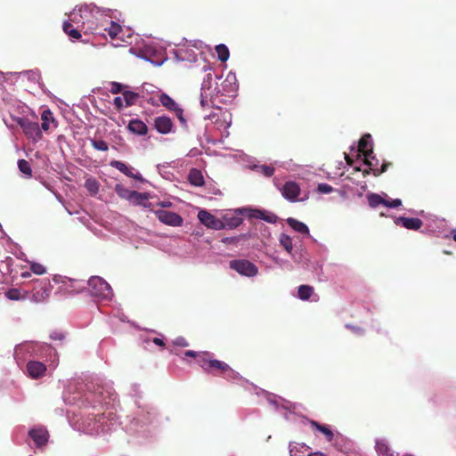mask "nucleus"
I'll return each mask as SVG.
<instances>
[{
  "mask_svg": "<svg viewBox=\"0 0 456 456\" xmlns=\"http://www.w3.org/2000/svg\"><path fill=\"white\" fill-rule=\"evenodd\" d=\"M300 188L299 185L293 181H289L285 183V184L281 188L282 196L290 201H296L297 200V196L299 195Z\"/></svg>",
  "mask_w": 456,
  "mask_h": 456,
  "instance_id": "nucleus-13",
  "label": "nucleus"
},
{
  "mask_svg": "<svg viewBox=\"0 0 456 456\" xmlns=\"http://www.w3.org/2000/svg\"><path fill=\"white\" fill-rule=\"evenodd\" d=\"M188 180L191 184L197 187L202 186L205 183L201 171L197 168H191L190 170Z\"/></svg>",
  "mask_w": 456,
  "mask_h": 456,
  "instance_id": "nucleus-18",
  "label": "nucleus"
},
{
  "mask_svg": "<svg viewBox=\"0 0 456 456\" xmlns=\"http://www.w3.org/2000/svg\"><path fill=\"white\" fill-rule=\"evenodd\" d=\"M396 225H401L408 230L418 231L423 225L421 219L417 217L399 216L395 220Z\"/></svg>",
  "mask_w": 456,
  "mask_h": 456,
  "instance_id": "nucleus-14",
  "label": "nucleus"
},
{
  "mask_svg": "<svg viewBox=\"0 0 456 456\" xmlns=\"http://www.w3.org/2000/svg\"><path fill=\"white\" fill-rule=\"evenodd\" d=\"M158 205L162 208H169L171 207L172 203L170 201H160L158 203Z\"/></svg>",
  "mask_w": 456,
  "mask_h": 456,
  "instance_id": "nucleus-48",
  "label": "nucleus"
},
{
  "mask_svg": "<svg viewBox=\"0 0 456 456\" xmlns=\"http://www.w3.org/2000/svg\"><path fill=\"white\" fill-rule=\"evenodd\" d=\"M311 426L314 428L316 430L322 433L325 436L328 442L332 441L334 434L327 426L322 425L315 420L311 421Z\"/></svg>",
  "mask_w": 456,
  "mask_h": 456,
  "instance_id": "nucleus-23",
  "label": "nucleus"
},
{
  "mask_svg": "<svg viewBox=\"0 0 456 456\" xmlns=\"http://www.w3.org/2000/svg\"><path fill=\"white\" fill-rule=\"evenodd\" d=\"M110 39L119 38V34L122 33V28L119 24L111 21L110 26L104 29Z\"/></svg>",
  "mask_w": 456,
  "mask_h": 456,
  "instance_id": "nucleus-22",
  "label": "nucleus"
},
{
  "mask_svg": "<svg viewBox=\"0 0 456 456\" xmlns=\"http://www.w3.org/2000/svg\"><path fill=\"white\" fill-rule=\"evenodd\" d=\"M63 31L73 39H79L81 33L73 28L72 24L69 21H65L62 26Z\"/></svg>",
  "mask_w": 456,
  "mask_h": 456,
  "instance_id": "nucleus-29",
  "label": "nucleus"
},
{
  "mask_svg": "<svg viewBox=\"0 0 456 456\" xmlns=\"http://www.w3.org/2000/svg\"><path fill=\"white\" fill-rule=\"evenodd\" d=\"M452 238L456 241V233L453 234Z\"/></svg>",
  "mask_w": 456,
  "mask_h": 456,
  "instance_id": "nucleus-53",
  "label": "nucleus"
},
{
  "mask_svg": "<svg viewBox=\"0 0 456 456\" xmlns=\"http://www.w3.org/2000/svg\"><path fill=\"white\" fill-rule=\"evenodd\" d=\"M92 146L101 151H107L109 150L108 143L103 140H92Z\"/></svg>",
  "mask_w": 456,
  "mask_h": 456,
  "instance_id": "nucleus-37",
  "label": "nucleus"
},
{
  "mask_svg": "<svg viewBox=\"0 0 456 456\" xmlns=\"http://www.w3.org/2000/svg\"><path fill=\"white\" fill-rule=\"evenodd\" d=\"M174 345L175 346H181V347H186L189 346V343L188 341L183 338V337H178L176 338L174 341H173Z\"/></svg>",
  "mask_w": 456,
  "mask_h": 456,
  "instance_id": "nucleus-43",
  "label": "nucleus"
},
{
  "mask_svg": "<svg viewBox=\"0 0 456 456\" xmlns=\"http://www.w3.org/2000/svg\"><path fill=\"white\" fill-rule=\"evenodd\" d=\"M198 218L201 224L210 229L223 230L225 228L224 221L216 218L207 210H200L198 213Z\"/></svg>",
  "mask_w": 456,
  "mask_h": 456,
  "instance_id": "nucleus-8",
  "label": "nucleus"
},
{
  "mask_svg": "<svg viewBox=\"0 0 456 456\" xmlns=\"http://www.w3.org/2000/svg\"><path fill=\"white\" fill-rule=\"evenodd\" d=\"M345 159L348 165H350V166L353 165V159L346 153H345Z\"/></svg>",
  "mask_w": 456,
  "mask_h": 456,
  "instance_id": "nucleus-49",
  "label": "nucleus"
},
{
  "mask_svg": "<svg viewBox=\"0 0 456 456\" xmlns=\"http://www.w3.org/2000/svg\"><path fill=\"white\" fill-rule=\"evenodd\" d=\"M51 290L52 285L48 279H36L32 281L30 298L35 303H42L49 297Z\"/></svg>",
  "mask_w": 456,
  "mask_h": 456,
  "instance_id": "nucleus-3",
  "label": "nucleus"
},
{
  "mask_svg": "<svg viewBox=\"0 0 456 456\" xmlns=\"http://www.w3.org/2000/svg\"><path fill=\"white\" fill-rule=\"evenodd\" d=\"M41 128L44 131H48L50 128V122L54 123L55 119L53 114L50 110H45L41 114Z\"/></svg>",
  "mask_w": 456,
  "mask_h": 456,
  "instance_id": "nucleus-21",
  "label": "nucleus"
},
{
  "mask_svg": "<svg viewBox=\"0 0 456 456\" xmlns=\"http://www.w3.org/2000/svg\"><path fill=\"white\" fill-rule=\"evenodd\" d=\"M229 265L231 269L248 277H253L256 275L258 272L257 267L246 259L232 260Z\"/></svg>",
  "mask_w": 456,
  "mask_h": 456,
  "instance_id": "nucleus-6",
  "label": "nucleus"
},
{
  "mask_svg": "<svg viewBox=\"0 0 456 456\" xmlns=\"http://www.w3.org/2000/svg\"><path fill=\"white\" fill-rule=\"evenodd\" d=\"M314 288L310 285H300L297 289L301 300H308L314 295Z\"/></svg>",
  "mask_w": 456,
  "mask_h": 456,
  "instance_id": "nucleus-25",
  "label": "nucleus"
},
{
  "mask_svg": "<svg viewBox=\"0 0 456 456\" xmlns=\"http://www.w3.org/2000/svg\"><path fill=\"white\" fill-rule=\"evenodd\" d=\"M110 165L112 167H115L117 168L118 171H120L121 173H123L125 175L130 177V178H133L134 180H137L139 182H144V178L142 177V175L139 173V172H136V173H134V168L127 166L126 163L122 162V161H119V160H111Z\"/></svg>",
  "mask_w": 456,
  "mask_h": 456,
  "instance_id": "nucleus-12",
  "label": "nucleus"
},
{
  "mask_svg": "<svg viewBox=\"0 0 456 456\" xmlns=\"http://www.w3.org/2000/svg\"><path fill=\"white\" fill-rule=\"evenodd\" d=\"M185 356L193 357L196 359L197 363L200 366V361L208 357V352H196L192 350H188L184 353Z\"/></svg>",
  "mask_w": 456,
  "mask_h": 456,
  "instance_id": "nucleus-34",
  "label": "nucleus"
},
{
  "mask_svg": "<svg viewBox=\"0 0 456 456\" xmlns=\"http://www.w3.org/2000/svg\"><path fill=\"white\" fill-rule=\"evenodd\" d=\"M30 270L38 275L44 274L45 273V267L38 263H33L30 265Z\"/></svg>",
  "mask_w": 456,
  "mask_h": 456,
  "instance_id": "nucleus-38",
  "label": "nucleus"
},
{
  "mask_svg": "<svg viewBox=\"0 0 456 456\" xmlns=\"http://www.w3.org/2000/svg\"><path fill=\"white\" fill-rule=\"evenodd\" d=\"M115 191L119 198L127 200H134V199H141V200L148 199V197L145 193L138 192L136 191H131L120 183L116 184Z\"/></svg>",
  "mask_w": 456,
  "mask_h": 456,
  "instance_id": "nucleus-11",
  "label": "nucleus"
},
{
  "mask_svg": "<svg viewBox=\"0 0 456 456\" xmlns=\"http://www.w3.org/2000/svg\"><path fill=\"white\" fill-rule=\"evenodd\" d=\"M317 191L320 193H330L333 191V187L328 183H320L318 184Z\"/></svg>",
  "mask_w": 456,
  "mask_h": 456,
  "instance_id": "nucleus-41",
  "label": "nucleus"
},
{
  "mask_svg": "<svg viewBox=\"0 0 456 456\" xmlns=\"http://www.w3.org/2000/svg\"><path fill=\"white\" fill-rule=\"evenodd\" d=\"M27 371L30 378L39 379L45 375L46 366L41 362L29 361L27 363Z\"/></svg>",
  "mask_w": 456,
  "mask_h": 456,
  "instance_id": "nucleus-15",
  "label": "nucleus"
},
{
  "mask_svg": "<svg viewBox=\"0 0 456 456\" xmlns=\"http://www.w3.org/2000/svg\"><path fill=\"white\" fill-rule=\"evenodd\" d=\"M5 296L10 300H23L28 297V291L22 293L20 289L12 288L5 292Z\"/></svg>",
  "mask_w": 456,
  "mask_h": 456,
  "instance_id": "nucleus-24",
  "label": "nucleus"
},
{
  "mask_svg": "<svg viewBox=\"0 0 456 456\" xmlns=\"http://www.w3.org/2000/svg\"><path fill=\"white\" fill-rule=\"evenodd\" d=\"M173 111L175 113V115H176L177 118L179 119V121H180L182 124H185V123H186V120H185V118H184V117H183V110L181 107H179V106H178V107H177L175 110H174Z\"/></svg>",
  "mask_w": 456,
  "mask_h": 456,
  "instance_id": "nucleus-42",
  "label": "nucleus"
},
{
  "mask_svg": "<svg viewBox=\"0 0 456 456\" xmlns=\"http://www.w3.org/2000/svg\"><path fill=\"white\" fill-rule=\"evenodd\" d=\"M30 275L31 274H30L29 272H24V273H21V277L22 278H28V277H30Z\"/></svg>",
  "mask_w": 456,
  "mask_h": 456,
  "instance_id": "nucleus-51",
  "label": "nucleus"
},
{
  "mask_svg": "<svg viewBox=\"0 0 456 456\" xmlns=\"http://www.w3.org/2000/svg\"><path fill=\"white\" fill-rule=\"evenodd\" d=\"M155 216L164 224L169 226H181L183 223V217L177 213L167 210H155Z\"/></svg>",
  "mask_w": 456,
  "mask_h": 456,
  "instance_id": "nucleus-7",
  "label": "nucleus"
},
{
  "mask_svg": "<svg viewBox=\"0 0 456 456\" xmlns=\"http://www.w3.org/2000/svg\"><path fill=\"white\" fill-rule=\"evenodd\" d=\"M367 200H368L369 206L372 208H376L379 205L384 206V203H385V199H383L379 194H377V193L368 194Z\"/></svg>",
  "mask_w": 456,
  "mask_h": 456,
  "instance_id": "nucleus-27",
  "label": "nucleus"
},
{
  "mask_svg": "<svg viewBox=\"0 0 456 456\" xmlns=\"http://www.w3.org/2000/svg\"><path fill=\"white\" fill-rule=\"evenodd\" d=\"M370 174V171L369 170H364L363 171V176H366L367 175Z\"/></svg>",
  "mask_w": 456,
  "mask_h": 456,
  "instance_id": "nucleus-52",
  "label": "nucleus"
},
{
  "mask_svg": "<svg viewBox=\"0 0 456 456\" xmlns=\"http://www.w3.org/2000/svg\"><path fill=\"white\" fill-rule=\"evenodd\" d=\"M249 217L261 219L269 224H275L278 221V216L274 213L262 209L251 210Z\"/></svg>",
  "mask_w": 456,
  "mask_h": 456,
  "instance_id": "nucleus-17",
  "label": "nucleus"
},
{
  "mask_svg": "<svg viewBox=\"0 0 456 456\" xmlns=\"http://www.w3.org/2000/svg\"><path fill=\"white\" fill-rule=\"evenodd\" d=\"M19 170L28 177L32 176V169L30 164L26 159H20L18 161Z\"/></svg>",
  "mask_w": 456,
  "mask_h": 456,
  "instance_id": "nucleus-33",
  "label": "nucleus"
},
{
  "mask_svg": "<svg viewBox=\"0 0 456 456\" xmlns=\"http://www.w3.org/2000/svg\"><path fill=\"white\" fill-rule=\"evenodd\" d=\"M402 205V200L400 199H395L392 200H385L384 206L387 208H395Z\"/></svg>",
  "mask_w": 456,
  "mask_h": 456,
  "instance_id": "nucleus-39",
  "label": "nucleus"
},
{
  "mask_svg": "<svg viewBox=\"0 0 456 456\" xmlns=\"http://www.w3.org/2000/svg\"><path fill=\"white\" fill-rule=\"evenodd\" d=\"M370 143H371L370 134H364L359 140L358 149H359V151L362 152L365 157V164L367 166L372 167V163L369 160V158H370V155L372 154V150L368 149L369 146H370ZM391 165L392 164L389 162H384L382 164L380 169L372 168V167H370V169L372 170L373 175L375 176H378V175H381L382 173L386 172L387 170L388 167Z\"/></svg>",
  "mask_w": 456,
  "mask_h": 456,
  "instance_id": "nucleus-2",
  "label": "nucleus"
},
{
  "mask_svg": "<svg viewBox=\"0 0 456 456\" xmlns=\"http://www.w3.org/2000/svg\"><path fill=\"white\" fill-rule=\"evenodd\" d=\"M152 341L157 346H165V343H164V341L161 338H153Z\"/></svg>",
  "mask_w": 456,
  "mask_h": 456,
  "instance_id": "nucleus-47",
  "label": "nucleus"
},
{
  "mask_svg": "<svg viewBox=\"0 0 456 456\" xmlns=\"http://www.w3.org/2000/svg\"><path fill=\"white\" fill-rule=\"evenodd\" d=\"M99 186V182L93 177L87 178L85 182V187L92 195H96L98 193Z\"/></svg>",
  "mask_w": 456,
  "mask_h": 456,
  "instance_id": "nucleus-28",
  "label": "nucleus"
},
{
  "mask_svg": "<svg viewBox=\"0 0 456 456\" xmlns=\"http://www.w3.org/2000/svg\"><path fill=\"white\" fill-rule=\"evenodd\" d=\"M28 436L39 448L45 446L48 443L49 433L44 427L30 429Z\"/></svg>",
  "mask_w": 456,
  "mask_h": 456,
  "instance_id": "nucleus-9",
  "label": "nucleus"
},
{
  "mask_svg": "<svg viewBox=\"0 0 456 456\" xmlns=\"http://www.w3.org/2000/svg\"><path fill=\"white\" fill-rule=\"evenodd\" d=\"M50 338L53 340L62 341L65 338V335L61 331H53L51 333Z\"/></svg>",
  "mask_w": 456,
  "mask_h": 456,
  "instance_id": "nucleus-44",
  "label": "nucleus"
},
{
  "mask_svg": "<svg viewBox=\"0 0 456 456\" xmlns=\"http://www.w3.org/2000/svg\"><path fill=\"white\" fill-rule=\"evenodd\" d=\"M201 369L214 376H223L232 378L235 375L234 370L224 362L213 358V354L208 352V357L200 361Z\"/></svg>",
  "mask_w": 456,
  "mask_h": 456,
  "instance_id": "nucleus-1",
  "label": "nucleus"
},
{
  "mask_svg": "<svg viewBox=\"0 0 456 456\" xmlns=\"http://www.w3.org/2000/svg\"><path fill=\"white\" fill-rule=\"evenodd\" d=\"M154 128L161 134H167L173 131L174 124L167 116L156 117L153 120Z\"/></svg>",
  "mask_w": 456,
  "mask_h": 456,
  "instance_id": "nucleus-10",
  "label": "nucleus"
},
{
  "mask_svg": "<svg viewBox=\"0 0 456 456\" xmlns=\"http://www.w3.org/2000/svg\"><path fill=\"white\" fill-rule=\"evenodd\" d=\"M216 52L217 53L219 61L222 62L226 61L229 59L230 53L229 49L225 45H218L216 46Z\"/></svg>",
  "mask_w": 456,
  "mask_h": 456,
  "instance_id": "nucleus-30",
  "label": "nucleus"
},
{
  "mask_svg": "<svg viewBox=\"0 0 456 456\" xmlns=\"http://www.w3.org/2000/svg\"><path fill=\"white\" fill-rule=\"evenodd\" d=\"M257 172L266 177H271L274 174V167L267 165H261L256 167Z\"/></svg>",
  "mask_w": 456,
  "mask_h": 456,
  "instance_id": "nucleus-36",
  "label": "nucleus"
},
{
  "mask_svg": "<svg viewBox=\"0 0 456 456\" xmlns=\"http://www.w3.org/2000/svg\"><path fill=\"white\" fill-rule=\"evenodd\" d=\"M159 101L160 104L167 109L168 110L173 111L175 110L179 105L175 102L174 99H172L168 94L166 93H162L159 95Z\"/></svg>",
  "mask_w": 456,
  "mask_h": 456,
  "instance_id": "nucleus-20",
  "label": "nucleus"
},
{
  "mask_svg": "<svg viewBox=\"0 0 456 456\" xmlns=\"http://www.w3.org/2000/svg\"><path fill=\"white\" fill-rule=\"evenodd\" d=\"M375 448L379 456H392L390 448L385 440H378Z\"/></svg>",
  "mask_w": 456,
  "mask_h": 456,
  "instance_id": "nucleus-26",
  "label": "nucleus"
},
{
  "mask_svg": "<svg viewBox=\"0 0 456 456\" xmlns=\"http://www.w3.org/2000/svg\"><path fill=\"white\" fill-rule=\"evenodd\" d=\"M225 227L236 228L242 223V218L239 216L225 217Z\"/></svg>",
  "mask_w": 456,
  "mask_h": 456,
  "instance_id": "nucleus-35",
  "label": "nucleus"
},
{
  "mask_svg": "<svg viewBox=\"0 0 456 456\" xmlns=\"http://www.w3.org/2000/svg\"><path fill=\"white\" fill-rule=\"evenodd\" d=\"M14 120L22 128L28 139L35 142L41 140L42 131L37 122L31 121L27 118H16Z\"/></svg>",
  "mask_w": 456,
  "mask_h": 456,
  "instance_id": "nucleus-5",
  "label": "nucleus"
},
{
  "mask_svg": "<svg viewBox=\"0 0 456 456\" xmlns=\"http://www.w3.org/2000/svg\"><path fill=\"white\" fill-rule=\"evenodd\" d=\"M124 86L118 82H111L110 83V93L113 94H117L122 92Z\"/></svg>",
  "mask_w": 456,
  "mask_h": 456,
  "instance_id": "nucleus-40",
  "label": "nucleus"
},
{
  "mask_svg": "<svg viewBox=\"0 0 456 456\" xmlns=\"http://www.w3.org/2000/svg\"><path fill=\"white\" fill-rule=\"evenodd\" d=\"M113 103L118 111L124 107L123 99L119 96L114 98Z\"/></svg>",
  "mask_w": 456,
  "mask_h": 456,
  "instance_id": "nucleus-46",
  "label": "nucleus"
},
{
  "mask_svg": "<svg viewBox=\"0 0 456 456\" xmlns=\"http://www.w3.org/2000/svg\"><path fill=\"white\" fill-rule=\"evenodd\" d=\"M287 224L296 232L301 233V234H309V229L306 224L304 223L293 218L289 217L287 219Z\"/></svg>",
  "mask_w": 456,
  "mask_h": 456,
  "instance_id": "nucleus-19",
  "label": "nucleus"
},
{
  "mask_svg": "<svg viewBox=\"0 0 456 456\" xmlns=\"http://www.w3.org/2000/svg\"><path fill=\"white\" fill-rule=\"evenodd\" d=\"M127 129L130 133L139 136L146 135L149 131L147 125L139 118L131 119L127 125Z\"/></svg>",
  "mask_w": 456,
  "mask_h": 456,
  "instance_id": "nucleus-16",
  "label": "nucleus"
},
{
  "mask_svg": "<svg viewBox=\"0 0 456 456\" xmlns=\"http://www.w3.org/2000/svg\"><path fill=\"white\" fill-rule=\"evenodd\" d=\"M239 240V237H224L222 239V242L224 244H236Z\"/></svg>",
  "mask_w": 456,
  "mask_h": 456,
  "instance_id": "nucleus-45",
  "label": "nucleus"
},
{
  "mask_svg": "<svg viewBox=\"0 0 456 456\" xmlns=\"http://www.w3.org/2000/svg\"><path fill=\"white\" fill-rule=\"evenodd\" d=\"M122 94L127 107L134 105L139 98V94L132 91H124Z\"/></svg>",
  "mask_w": 456,
  "mask_h": 456,
  "instance_id": "nucleus-31",
  "label": "nucleus"
},
{
  "mask_svg": "<svg viewBox=\"0 0 456 456\" xmlns=\"http://www.w3.org/2000/svg\"><path fill=\"white\" fill-rule=\"evenodd\" d=\"M143 200H141V199H134V200H131V201L135 204L142 205Z\"/></svg>",
  "mask_w": 456,
  "mask_h": 456,
  "instance_id": "nucleus-50",
  "label": "nucleus"
},
{
  "mask_svg": "<svg viewBox=\"0 0 456 456\" xmlns=\"http://www.w3.org/2000/svg\"><path fill=\"white\" fill-rule=\"evenodd\" d=\"M280 244L283 247V248L288 252L291 253L293 248V243L291 238L285 234L281 233L279 238Z\"/></svg>",
  "mask_w": 456,
  "mask_h": 456,
  "instance_id": "nucleus-32",
  "label": "nucleus"
},
{
  "mask_svg": "<svg viewBox=\"0 0 456 456\" xmlns=\"http://www.w3.org/2000/svg\"><path fill=\"white\" fill-rule=\"evenodd\" d=\"M88 289L90 294L94 297L106 299L111 296V288L110 284L98 276L92 277L88 281Z\"/></svg>",
  "mask_w": 456,
  "mask_h": 456,
  "instance_id": "nucleus-4",
  "label": "nucleus"
}]
</instances>
